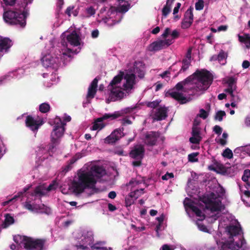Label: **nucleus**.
Returning <instances> with one entry per match:
<instances>
[{
	"instance_id": "338daca9",
	"label": "nucleus",
	"mask_w": 250,
	"mask_h": 250,
	"mask_svg": "<svg viewBox=\"0 0 250 250\" xmlns=\"http://www.w3.org/2000/svg\"><path fill=\"white\" fill-rule=\"evenodd\" d=\"M250 65V63L248 61H244L242 63V67L244 69L248 68Z\"/></svg>"
},
{
	"instance_id": "c756f323",
	"label": "nucleus",
	"mask_w": 250,
	"mask_h": 250,
	"mask_svg": "<svg viewBox=\"0 0 250 250\" xmlns=\"http://www.w3.org/2000/svg\"><path fill=\"white\" fill-rule=\"evenodd\" d=\"M182 66L179 70L178 73H183L185 72L190 65L191 61L189 59H183L182 61Z\"/></svg>"
},
{
	"instance_id": "7ed1b4c3",
	"label": "nucleus",
	"mask_w": 250,
	"mask_h": 250,
	"mask_svg": "<svg viewBox=\"0 0 250 250\" xmlns=\"http://www.w3.org/2000/svg\"><path fill=\"white\" fill-rule=\"evenodd\" d=\"M96 183L92 171H83L78 174V181L73 180L72 185L75 192L81 193L85 189L93 188Z\"/></svg>"
},
{
	"instance_id": "dca6fc26",
	"label": "nucleus",
	"mask_w": 250,
	"mask_h": 250,
	"mask_svg": "<svg viewBox=\"0 0 250 250\" xmlns=\"http://www.w3.org/2000/svg\"><path fill=\"white\" fill-rule=\"evenodd\" d=\"M167 94L169 95L171 98L178 101L180 104H183L187 103L189 101L183 93L179 92L172 91L168 92Z\"/></svg>"
},
{
	"instance_id": "c85d7f7f",
	"label": "nucleus",
	"mask_w": 250,
	"mask_h": 250,
	"mask_svg": "<svg viewBox=\"0 0 250 250\" xmlns=\"http://www.w3.org/2000/svg\"><path fill=\"white\" fill-rule=\"evenodd\" d=\"M241 229L240 227H238L234 225L229 226L227 228L228 232L231 236L238 235Z\"/></svg>"
},
{
	"instance_id": "58836bf2",
	"label": "nucleus",
	"mask_w": 250,
	"mask_h": 250,
	"mask_svg": "<svg viewBox=\"0 0 250 250\" xmlns=\"http://www.w3.org/2000/svg\"><path fill=\"white\" fill-rule=\"evenodd\" d=\"M129 8V4H123L116 7V11L117 12L124 13L126 12Z\"/></svg>"
},
{
	"instance_id": "a18cd8bd",
	"label": "nucleus",
	"mask_w": 250,
	"mask_h": 250,
	"mask_svg": "<svg viewBox=\"0 0 250 250\" xmlns=\"http://www.w3.org/2000/svg\"><path fill=\"white\" fill-rule=\"evenodd\" d=\"M204 1L203 0H199L195 3V9L196 10H201L204 8Z\"/></svg>"
},
{
	"instance_id": "f8f14e48",
	"label": "nucleus",
	"mask_w": 250,
	"mask_h": 250,
	"mask_svg": "<svg viewBox=\"0 0 250 250\" xmlns=\"http://www.w3.org/2000/svg\"><path fill=\"white\" fill-rule=\"evenodd\" d=\"M145 150L144 146L140 145L135 146L129 152V156L134 159H143Z\"/></svg>"
},
{
	"instance_id": "ddd939ff",
	"label": "nucleus",
	"mask_w": 250,
	"mask_h": 250,
	"mask_svg": "<svg viewBox=\"0 0 250 250\" xmlns=\"http://www.w3.org/2000/svg\"><path fill=\"white\" fill-rule=\"evenodd\" d=\"M98 82V79L95 78L89 86L86 95V99L88 103H90V100L93 99L96 94L97 91Z\"/></svg>"
},
{
	"instance_id": "052dcab7",
	"label": "nucleus",
	"mask_w": 250,
	"mask_h": 250,
	"mask_svg": "<svg viewBox=\"0 0 250 250\" xmlns=\"http://www.w3.org/2000/svg\"><path fill=\"white\" fill-rule=\"evenodd\" d=\"M171 36L173 39H177L179 36V33L176 30H174L172 32Z\"/></svg>"
},
{
	"instance_id": "b1692460",
	"label": "nucleus",
	"mask_w": 250,
	"mask_h": 250,
	"mask_svg": "<svg viewBox=\"0 0 250 250\" xmlns=\"http://www.w3.org/2000/svg\"><path fill=\"white\" fill-rule=\"evenodd\" d=\"M123 73L121 72L120 74L115 76L113 80L111 81L108 86V88L115 87L114 86L120 83L123 78Z\"/></svg>"
},
{
	"instance_id": "e2e57ef3",
	"label": "nucleus",
	"mask_w": 250,
	"mask_h": 250,
	"mask_svg": "<svg viewBox=\"0 0 250 250\" xmlns=\"http://www.w3.org/2000/svg\"><path fill=\"white\" fill-rule=\"evenodd\" d=\"M131 198H131L130 197L125 198V204H126V206H129L133 203L134 201L132 200V199Z\"/></svg>"
},
{
	"instance_id": "4c0bfd02",
	"label": "nucleus",
	"mask_w": 250,
	"mask_h": 250,
	"mask_svg": "<svg viewBox=\"0 0 250 250\" xmlns=\"http://www.w3.org/2000/svg\"><path fill=\"white\" fill-rule=\"evenodd\" d=\"M226 115V114L224 111L219 110L216 113L214 116V120L221 122L223 120V117Z\"/></svg>"
},
{
	"instance_id": "3c124183",
	"label": "nucleus",
	"mask_w": 250,
	"mask_h": 250,
	"mask_svg": "<svg viewBox=\"0 0 250 250\" xmlns=\"http://www.w3.org/2000/svg\"><path fill=\"white\" fill-rule=\"evenodd\" d=\"M213 130L216 134L220 135L222 133L223 129L219 125H216L213 127Z\"/></svg>"
},
{
	"instance_id": "a211bd4d",
	"label": "nucleus",
	"mask_w": 250,
	"mask_h": 250,
	"mask_svg": "<svg viewBox=\"0 0 250 250\" xmlns=\"http://www.w3.org/2000/svg\"><path fill=\"white\" fill-rule=\"evenodd\" d=\"M67 41L72 45L78 46L80 45V39L79 36L75 31H73L66 37Z\"/></svg>"
},
{
	"instance_id": "f257e3e1",
	"label": "nucleus",
	"mask_w": 250,
	"mask_h": 250,
	"mask_svg": "<svg viewBox=\"0 0 250 250\" xmlns=\"http://www.w3.org/2000/svg\"><path fill=\"white\" fill-rule=\"evenodd\" d=\"M212 75L207 70H196L194 73L184 80L178 83L175 88L178 91H184V86L188 84H194L193 89L196 91L207 90L213 82Z\"/></svg>"
},
{
	"instance_id": "4d7b16f0",
	"label": "nucleus",
	"mask_w": 250,
	"mask_h": 250,
	"mask_svg": "<svg viewBox=\"0 0 250 250\" xmlns=\"http://www.w3.org/2000/svg\"><path fill=\"white\" fill-rule=\"evenodd\" d=\"M24 207L26 209L30 211H33L34 209H35L34 208V206L33 207V206L28 202H25Z\"/></svg>"
},
{
	"instance_id": "39448f33",
	"label": "nucleus",
	"mask_w": 250,
	"mask_h": 250,
	"mask_svg": "<svg viewBox=\"0 0 250 250\" xmlns=\"http://www.w3.org/2000/svg\"><path fill=\"white\" fill-rule=\"evenodd\" d=\"M122 116V114L119 111H116L113 114L105 113L102 117L97 118L93 123L92 126L93 130H100L104 128L105 125L103 123L104 120L108 119L114 120Z\"/></svg>"
},
{
	"instance_id": "7c9ffc66",
	"label": "nucleus",
	"mask_w": 250,
	"mask_h": 250,
	"mask_svg": "<svg viewBox=\"0 0 250 250\" xmlns=\"http://www.w3.org/2000/svg\"><path fill=\"white\" fill-rule=\"evenodd\" d=\"M35 209L41 210V212L48 214L50 212V208L45 206L44 204L34 205Z\"/></svg>"
},
{
	"instance_id": "f03ea898",
	"label": "nucleus",
	"mask_w": 250,
	"mask_h": 250,
	"mask_svg": "<svg viewBox=\"0 0 250 250\" xmlns=\"http://www.w3.org/2000/svg\"><path fill=\"white\" fill-rule=\"evenodd\" d=\"M48 123L51 125H53L52 131L51 133L50 143L48 145V153L50 156L56 151V147L60 143V139L63 136L65 129V124L62 122L60 117L56 116L53 121H49Z\"/></svg>"
},
{
	"instance_id": "cd10ccee",
	"label": "nucleus",
	"mask_w": 250,
	"mask_h": 250,
	"mask_svg": "<svg viewBox=\"0 0 250 250\" xmlns=\"http://www.w3.org/2000/svg\"><path fill=\"white\" fill-rule=\"evenodd\" d=\"M92 169L95 173V176L98 178L102 177L106 174L105 170L102 167L95 166Z\"/></svg>"
},
{
	"instance_id": "72a5a7b5",
	"label": "nucleus",
	"mask_w": 250,
	"mask_h": 250,
	"mask_svg": "<svg viewBox=\"0 0 250 250\" xmlns=\"http://www.w3.org/2000/svg\"><path fill=\"white\" fill-rule=\"evenodd\" d=\"M27 237H28L27 236H22L20 235H17L14 236L13 240L15 243L18 244H20L22 242H24V244L25 242L27 241Z\"/></svg>"
},
{
	"instance_id": "864d4df0",
	"label": "nucleus",
	"mask_w": 250,
	"mask_h": 250,
	"mask_svg": "<svg viewBox=\"0 0 250 250\" xmlns=\"http://www.w3.org/2000/svg\"><path fill=\"white\" fill-rule=\"evenodd\" d=\"M86 11L89 16H93L95 14V10L92 6L86 8Z\"/></svg>"
},
{
	"instance_id": "393cba45",
	"label": "nucleus",
	"mask_w": 250,
	"mask_h": 250,
	"mask_svg": "<svg viewBox=\"0 0 250 250\" xmlns=\"http://www.w3.org/2000/svg\"><path fill=\"white\" fill-rule=\"evenodd\" d=\"M14 223V219L10 214L6 213L5 214V219L1 225L3 228H7L10 225Z\"/></svg>"
},
{
	"instance_id": "20e7f679",
	"label": "nucleus",
	"mask_w": 250,
	"mask_h": 250,
	"mask_svg": "<svg viewBox=\"0 0 250 250\" xmlns=\"http://www.w3.org/2000/svg\"><path fill=\"white\" fill-rule=\"evenodd\" d=\"M28 15L27 11L19 9L4 10L3 18L4 21L10 25H19L24 28L26 24V18Z\"/></svg>"
},
{
	"instance_id": "c9c22d12",
	"label": "nucleus",
	"mask_w": 250,
	"mask_h": 250,
	"mask_svg": "<svg viewBox=\"0 0 250 250\" xmlns=\"http://www.w3.org/2000/svg\"><path fill=\"white\" fill-rule=\"evenodd\" d=\"M144 188H141L140 189H136L133 192H131L129 196L131 198H134L135 199H137L142 194L144 193Z\"/></svg>"
},
{
	"instance_id": "09e8293b",
	"label": "nucleus",
	"mask_w": 250,
	"mask_h": 250,
	"mask_svg": "<svg viewBox=\"0 0 250 250\" xmlns=\"http://www.w3.org/2000/svg\"><path fill=\"white\" fill-rule=\"evenodd\" d=\"M208 113L204 109H201L200 110V114L199 116L203 119H206L208 117Z\"/></svg>"
},
{
	"instance_id": "473e14b6",
	"label": "nucleus",
	"mask_w": 250,
	"mask_h": 250,
	"mask_svg": "<svg viewBox=\"0 0 250 250\" xmlns=\"http://www.w3.org/2000/svg\"><path fill=\"white\" fill-rule=\"evenodd\" d=\"M171 5V3H169L168 1H167L166 4L164 6L162 9V15L165 18L170 12Z\"/></svg>"
},
{
	"instance_id": "13d9d810",
	"label": "nucleus",
	"mask_w": 250,
	"mask_h": 250,
	"mask_svg": "<svg viewBox=\"0 0 250 250\" xmlns=\"http://www.w3.org/2000/svg\"><path fill=\"white\" fill-rule=\"evenodd\" d=\"M234 88L232 87H228V88H227V89H226L225 90V91L226 92H227V93H229L231 97H234V95H233V89Z\"/></svg>"
},
{
	"instance_id": "69168bd1",
	"label": "nucleus",
	"mask_w": 250,
	"mask_h": 250,
	"mask_svg": "<svg viewBox=\"0 0 250 250\" xmlns=\"http://www.w3.org/2000/svg\"><path fill=\"white\" fill-rule=\"evenodd\" d=\"M199 228L200 229L204 232H208V229L206 226L203 224H199L198 225Z\"/></svg>"
},
{
	"instance_id": "ea45409f",
	"label": "nucleus",
	"mask_w": 250,
	"mask_h": 250,
	"mask_svg": "<svg viewBox=\"0 0 250 250\" xmlns=\"http://www.w3.org/2000/svg\"><path fill=\"white\" fill-rule=\"evenodd\" d=\"M250 178V169H246L244 171L243 175L242 177V180L246 182L247 184L250 186V184L248 182L249 178Z\"/></svg>"
},
{
	"instance_id": "2eb2a0df",
	"label": "nucleus",
	"mask_w": 250,
	"mask_h": 250,
	"mask_svg": "<svg viewBox=\"0 0 250 250\" xmlns=\"http://www.w3.org/2000/svg\"><path fill=\"white\" fill-rule=\"evenodd\" d=\"M122 131L120 129L114 130L109 136L104 139V143L107 144L115 143L121 138Z\"/></svg>"
},
{
	"instance_id": "49530a36",
	"label": "nucleus",
	"mask_w": 250,
	"mask_h": 250,
	"mask_svg": "<svg viewBox=\"0 0 250 250\" xmlns=\"http://www.w3.org/2000/svg\"><path fill=\"white\" fill-rule=\"evenodd\" d=\"M201 201L206 205V208L213 201L208 197H203Z\"/></svg>"
},
{
	"instance_id": "603ef678",
	"label": "nucleus",
	"mask_w": 250,
	"mask_h": 250,
	"mask_svg": "<svg viewBox=\"0 0 250 250\" xmlns=\"http://www.w3.org/2000/svg\"><path fill=\"white\" fill-rule=\"evenodd\" d=\"M174 177V174L173 173H169L167 172L166 174L162 176V179L163 180H167L169 178Z\"/></svg>"
},
{
	"instance_id": "5fc2aeb1",
	"label": "nucleus",
	"mask_w": 250,
	"mask_h": 250,
	"mask_svg": "<svg viewBox=\"0 0 250 250\" xmlns=\"http://www.w3.org/2000/svg\"><path fill=\"white\" fill-rule=\"evenodd\" d=\"M226 58V54L223 51L220 52L217 56V59L219 61H223Z\"/></svg>"
},
{
	"instance_id": "680f3d73",
	"label": "nucleus",
	"mask_w": 250,
	"mask_h": 250,
	"mask_svg": "<svg viewBox=\"0 0 250 250\" xmlns=\"http://www.w3.org/2000/svg\"><path fill=\"white\" fill-rule=\"evenodd\" d=\"M136 161L132 162V165L134 167H139L142 164V159H135Z\"/></svg>"
},
{
	"instance_id": "0eeeda50",
	"label": "nucleus",
	"mask_w": 250,
	"mask_h": 250,
	"mask_svg": "<svg viewBox=\"0 0 250 250\" xmlns=\"http://www.w3.org/2000/svg\"><path fill=\"white\" fill-rule=\"evenodd\" d=\"M44 124L42 120H37L30 115H28L25 120V125L33 132L37 133L39 128Z\"/></svg>"
},
{
	"instance_id": "aec40b11",
	"label": "nucleus",
	"mask_w": 250,
	"mask_h": 250,
	"mask_svg": "<svg viewBox=\"0 0 250 250\" xmlns=\"http://www.w3.org/2000/svg\"><path fill=\"white\" fill-rule=\"evenodd\" d=\"M126 83L124 86L126 90L131 89L135 84V75L134 74H126L125 77Z\"/></svg>"
},
{
	"instance_id": "1a4fd4ad",
	"label": "nucleus",
	"mask_w": 250,
	"mask_h": 250,
	"mask_svg": "<svg viewBox=\"0 0 250 250\" xmlns=\"http://www.w3.org/2000/svg\"><path fill=\"white\" fill-rule=\"evenodd\" d=\"M44 241L41 239L33 240L27 237V241L24 243V248L27 250L38 249L41 250L44 245Z\"/></svg>"
},
{
	"instance_id": "4468645a",
	"label": "nucleus",
	"mask_w": 250,
	"mask_h": 250,
	"mask_svg": "<svg viewBox=\"0 0 250 250\" xmlns=\"http://www.w3.org/2000/svg\"><path fill=\"white\" fill-rule=\"evenodd\" d=\"M192 137L189 138V142L194 144H199L202 140L200 136V129L195 125V122L193 123L191 132Z\"/></svg>"
},
{
	"instance_id": "6e6552de",
	"label": "nucleus",
	"mask_w": 250,
	"mask_h": 250,
	"mask_svg": "<svg viewBox=\"0 0 250 250\" xmlns=\"http://www.w3.org/2000/svg\"><path fill=\"white\" fill-rule=\"evenodd\" d=\"M59 57H53L51 56H46L42 58V63L45 67H52L56 68L60 64L62 60V55Z\"/></svg>"
},
{
	"instance_id": "412c9836",
	"label": "nucleus",
	"mask_w": 250,
	"mask_h": 250,
	"mask_svg": "<svg viewBox=\"0 0 250 250\" xmlns=\"http://www.w3.org/2000/svg\"><path fill=\"white\" fill-rule=\"evenodd\" d=\"M185 206L188 207L198 217L202 218L201 220H203L205 219V215L202 213V211L197 206H194L191 202L185 203Z\"/></svg>"
},
{
	"instance_id": "a19ab883",
	"label": "nucleus",
	"mask_w": 250,
	"mask_h": 250,
	"mask_svg": "<svg viewBox=\"0 0 250 250\" xmlns=\"http://www.w3.org/2000/svg\"><path fill=\"white\" fill-rule=\"evenodd\" d=\"M199 155L198 152H193L188 155V160L190 162H197L198 161V159L196 157Z\"/></svg>"
},
{
	"instance_id": "0e129e2a",
	"label": "nucleus",
	"mask_w": 250,
	"mask_h": 250,
	"mask_svg": "<svg viewBox=\"0 0 250 250\" xmlns=\"http://www.w3.org/2000/svg\"><path fill=\"white\" fill-rule=\"evenodd\" d=\"M134 71L136 73H138V74H139V75H138L139 77H140V78L143 77L144 75V73L143 71L141 70L139 68H135Z\"/></svg>"
},
{
	"instance_id": "e433bc0d",
	"label": "nucleus",
	"mask_w": 250,
	"mask_h": 250,
	"mask_svg": "<svg viewBox=\"0 0 250 250\" xmlns=\"http://www.w3.org/2000/svg\"><path fill=\"white\" fill-rule=\"evenodd\" d=\"M16 0H2L3 2L1 3V6L3 7V10H5V6H14L16 3Z\"/></svg>"
},
{
	"instance_id": "2f4dec72",
	"label": "nucleus",
	"mask_w": 250,
	"mask_h": 250,
	"mask_svg": "<svg viewBox=\"0 0 250 250\" xmlns=\"http://www.w3.org/2000/svg\"><path fill=\"white\" fill-rule=\"evenodd\" d=\"M45 194L42 186H37L35 188L34 191L31 193L32 196H42Z\"/></svg>"
},
{
	"instance_id": "f3484780",
	"label": "nucleus",
	"mask_w": 250,
	"mask_h": 250,
	"mask_svg": "<svg viewBox=\"0 0 250 250\" xmlns=\"http://www.w3.org/2000/svg\"><path fill=\"white\" fill-rule=\"evenodd\" d=\"M167 109L165 107H160L157 109V111L153 117L154 120L161 121L165 119L167 116Z\"/></svg>"
},
{
	"instance_id": "bb28decb",
	"label": "nucleus",
	"mask_w": 250,
	"mask_h": 250,
	"mask_svg": "<svg viewBox=\"0 0 250 250\" xmlns=\"http://www.w3.org/2000/svg\"><path fill=\"white\" fill-rule=\"evenodd\" d=\"M220 202L213 201L209 206L207 207V209H209L212 212L221 211V208L220 206Z\"/></svg>"
},
{
	"instance_id": "bf43d9fd",
	"label": "nucleus",
	"mask_w": 250,
	"mask_h": 250,
	"mask_svg": "<svg viewBox=\"0 0 250 250\" xmlns=\"http://www.w3.org/2000/svg\"><path fill=\"white\" fill-rule=\"evenodd\" d=\"M74 8V6H68L65 11V13L68 16V17L71 16V11Z\"/></svg>"
},
{
	"instance_id": "423d86ee",
	"label": "nucleus",
	"mask_w": 250,
	"mask_h": 250,
	"mask_svg": "<svg viewBox=\"0 0 250 250\" xmlns=\"http://www.w3.org/2000/svg\"><path fill=\"white\" fill-rule=\"evenodd\" d=\"M173 42L172 39L160 40L153 42L148 47L149 51H157L169 46Z\"/></svg>"
},
{
	"instance_id": "5701e85b",
	"label": "nucleus",
	"mask_w": 250,
	"mask_h": 250,
	"mask_svg": "<svg viewBox=\"0 0 250 250\" xmlns=\"http://www.w3.org/2000/svg\"><path fill=\"white\" fill-rule=\"evenodd\" d=\"M239 248L238 244H235L233 241H230L224 243L221 247V250H238Z\"/></svg>"
},
{
	"instance_id": "6ab92c4d",
	"label": "nucleus",
	"mask_w": 250,
	"mask_h": 250,
	"mask_svg": "<svg viewBox=\"0 0 250 250\" xmlns=\"http://www.w3.org/2000/svg\"><path fill=\"white\" fill-rule=\"evenodd\" d=\"M111 91L109 97L111 101H115L118 99H121L124 97V93L120 89L116 87L108 88Z\"/></svg>"
},
{
	"instance_id": "37998d69",
	"label": "nucleus",
	"mask_w": 250,
	"mask_h": 250,
	"mask_svg": "<svg viewBox=\"0 0 250 250\" xmlns=\"http://www.w3.org/2000/svg\"><path fill=\"white\" fill-rule=\"evenodd\" d=\"M160 102H161V101L156 100V101H154L153 102H147L146 104V106L148 107L155 108L156 107L158 106Z\"/></svg>"
},
{
	"instance_id": "de8ad7c7",
	"label": "nucleus",
	"mask_w": 250,
	"mask_h": 250,
	"mask_svg": "<svg viewBox=\"0 0 250 250\" xmlns=\"http://www.w3.org/2000/svg\"><path fill=\"white\" fill-rule=\"evenodd\" d=\"M22 192H19L17 195H15L13 198H12V199L8 200V201H5L4 202L2 203V205L5 206H6L10 202H11V201H12L13 200H15L17 198L20 197L21 196V195L22 194Z\"/></svg>"
},
{
	"instance_id": "9d476101",
	"label": "nucleus",
	"mask_w": 250,
	"mask_h": 250,
	"mask_svg": "<svg viewBox=\"0 0 250 250\" xmlns=\"http://www.w3.org/2000/svg\"><path fill=\"white\" fill-rule=\"evenodd\" d=\"M193 8L190 7L185 12L181 22L182 29H188L190 27L193 21Z\"/></svg>"
},
{
	"instance_id": "774afa93",
	"label": "nucleus",
	"mask_w": 250,
	"mask_h": 250,
	"mask_svg": "<svg viewBox=\"0 0 250 250\" xmlns=\"http://www.w3.org/2000/svg\"><path fill=\"white\" fill-rule=\"evenodd\" d=\"M99 31L98 29L93 30L91 33V36L93 38H96L99 36Z\"/></svg>"
},
{
	"instance_id": "8fccbe9b",
	"label": "nucleus",
	"mask_w": 250,
	"mask_h": 250,
	"mask_svg": "<svg viewBox=\"0 0 250 250\" xmlns=\"http://www.w3.org/2000/svg\"><path fill=\"white\" fill-rule=\"evenodd\" d=\"M156 220L159 222V224L158 225H157V226H156V231H157L158 230V229H159V228H160V226L161 225V224L164 221V216L163 214H162L159 217H157L156 218Z\"/></svg>"
},
{
	"instance_id": "9b49d317",
	"label": "nucleus",
	"mask_w": 250,
	"mask_h": 250,
	"mask_svg": "<svg viewBox=\"0 0 250 250\" xmlns=\"http://www.w3.org/2000/svg\"><path fill=\"white\" fill-rule=\"evenodd\" d=\"M160 133L156 131L147 132L145 135V144L149 146H155L160 137Z\"/></svg>"
},
{
	"instance_id": "79ce46f5",
	"label": "nucleus",
	"mask_w": 250,
	"mask_h": 250,
	"mask_svg": "<svg viewBox=\"0 0 250 250\" xmlns=\"http://www.w3.org/2000/svg\"><path fill=\"white\" fill-rule=\"evenodd\" d=\"M222 156L228 159H231L233 157L232 151L229 148H226L222 154Z\"/></svg>"
},
{
	"instance_id": "c03bdc74",
	"label": "nucleus",
	"mask_w": 250,
	"mask_h": 250,
	"mask_svg": "<svg viewBox=\"0 0 250 250\" xmlns=\"http://www.w3.org/2000/svg\"><path fill=\"white\" fill-rule=\"evenodd\" d=\"M227 83L228 84V87H232L233 88H235L236 87V85H235L236 80L233 77H229L228 79Z\"/></svg>"
},
{
	"instance_id": "f704fd0d",
	"label": "nucleus",
	"mask_w": 250,
	"mask_h": 250,
	"mask_svg": "<svg viewBox=\"0 0 250 250\" xmlns=\"http://www.w3.org/2000/svg\"><path fill=\"white\" fill-rule=\"evenodd\" d=\"M50 109V105L46 103H43L39 106V110L41 112L45 113L49 111Z\"/></svg>"
},
{
	"instance_id": "4be33fe9",
	"label": "nucleus",
	"mask_w": 250,
	"mask_h": 250,
	"mask_svg": "<svg viewBox=\"0 0 250 250\" xmlns=\"http://www.w3.org/2000/svg\"><path fill=\"white\" fill-rule=\"evenodd\" d=\"M13 43L12 41L9 38H5L0 40V51H2L3 50L6 51L10 48Z\"/></svg>"
},
{
	"instance_id": "a878e982",
	"label": "nucleus",
	"mask_w": 250,
	"mask_h": 250,
	"mask_svg": "<svg viewBox=\"0 0 250 250\" xmlns=\"http://www.w3.org/2000/svg\"><path fill=\"white\" fill-rule=\"evenodd\" d=\"M239 41L245 44L247 48H250V35L244 34L243 36L238 35Z\"/></svg>"
},
{
	"instance_id": "6e6d98bb",
	"label": "nucleus",
	"mask_w": 250,
	"mask_h": 250,
	"mask_svg": "<svg viewBox=\"0 0 250 250\" xmlns=\"http://www.w3.org/2000/svg\"><path fill=\"white\" fill-rule=\"evenodd\" d=\"M170 32V29L169 28H166L164 32L162 35V37L164 39H166L168 35H169Z\"/></svg>"
}]
</instances>
